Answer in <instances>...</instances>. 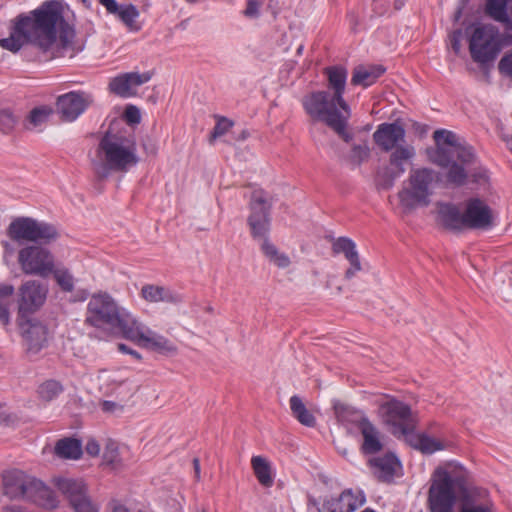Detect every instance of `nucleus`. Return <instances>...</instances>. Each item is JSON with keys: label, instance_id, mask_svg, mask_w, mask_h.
Wrapping results in <instances>:
<instances>
[{"label": "nucleus", "instance_id": "44", "mask_svg": "<svg viewBox=\"0 0 512 512\" xmlns=\"http://www.w3.org/2000/svg\"><path fill=\"white\" fill-rule=\"evenodd\" d=\"M97 379L101 381L106 388L118 387L124 383L123 379L113 377V375L107 369H101L98 371Z\"/></svg>", "mask_w": 512, "mask_h": 512}, {"label": "nucleus", "instance_id": "36", "mask_svg": "<svg viewBox=\"0 0 512 512\" xmlns=\"http://www.w3.org/2000/svg\"><path fill=\"white\" fill-rule=\"evenodd\" d=\"M51 113L52 109L46 106L32 109L24 121L25 129L29 131L40 129L48 122Z\"/></svg>", "mask_w": 512, "mask_h": 512}, {"label": "nucleus", "instance_id": "10", "mask_svg": "<svg viewBox=\"0 0 512 512\" xmlns=\"http://www.w3.org/2000/svg\"><path fill=\"white\" fill-rule=\"evenodd\" d=\"M379 414L391 433L398 438H404L408 432L415 430L416 420L411 408L402 401L390 398L379 406Z\"/></svg>", "mask_w": 512, "mask_h": 512}, {"label": "nucleus", "instance_id": "32", "mask_svg": "<svg viewBox=\"0 0 512 512\" xmlns=\"http://www.w3.org/2000/svg\"><path fill=\"white\" fill-rule=\"evenodd\" d=\"M251 466L255 477L263 487H271L274 484L272 467L270 462L263 456H253Z\"/></svg>", "mask_w": 512, "mask_h": 512}, {"label": "nucleus", "instance_id": "24", "mask_svg": "<svg viewBox=\"0 0 512 512\" xmlns=\"http://www.w3.org/2000/svg\"><path fill=\"white\" fill-rule=\"evenodd\" d=\"M363 503L364 497L361 494H354L351 490H346L338 497H332L325 501L322 512H353Z\"/></svg>", "mask_w": 512, "mask_h": 512}, {"label": "nucleus", "instance_id": "4", "mask_svg": "<svg viewBox=\"0 0 512 512\" xmlns=\"http://www.w3.org/2000/svg\"><path fill=\"white\" fill-rule=\"evenodd\" d=\"M138 163L134 137L127 131L108 130L100 139L91 165L97 179L104 180L111 173H125Z\"/></svg>", "mask_w": 512, "mask_h": 512}, {"label": "nucleus", "instance_id": "23", "mask_svg": "<svg viewBox=\"0 0 512 512\" xmlns=\"http://www.w3.org/2000/svg\"><path fill=\"white\" fill-rule=\"evenodd\" d=\"M373 475L380 482H391L401 468L397 457L393 454H386L382 457H375L369 460Z\"/></svg>", "mask_w": 512, "mask_h": 512}, {"label": "nucleus", "instance_id": "13", "mask_svg": "<svg viewBox=\"0 0 512 512\" xmlns=\"http://www.w3.org/2000/svg\"><path fill=\"white\" fill-rule=\"evenodd\" d=\"M55 485L74 512H100L99 505L89 495L88 486L83 480L58 478Z\"/></svg>", "mask_w": 512, "mask_h": 512}, {"label": "nucleus", "instance_id": "12", "mask_svg": "<svg viewBox=\"0 0 512 512\" xmlns=\"http://www.w3.org/2000/svg\"><path fill=\"white\" fill-rule=\"evenodd\" d=\"M387 153H389V168L379 172L376 178L377 187L384 190L390 189L395 180L406 172L407 166L416 156V150L413 145L405 143Z\"/></svg>", "mask_w": 512, "mask_h": 512}, {"label": "nucleus", "instance_id": "8", "mask_svg": "<svg viewBox=\"0 0 512 512\" xmlns=\"http://www.w3.org/2000/svg\"><path fill=\"white\" fill-rule=\"evenodd\" d=\"M6 233L12 241L19 244L23 242L49 244L59 236L54 225L30 217L14 219L7 227Z\"/></svg>", "mask_w": 512, "mask_h": 512}, {"label": "nucleus", "instance_id": "27", "mask_svg": "<svg viewBox=\"0 0 512 512\" xmlns=\"http://www.w3.org/2000/svg\"><path fill=\"white\" fill-rule=\"evenodd\" d=\"M29 475L21 470H12L3 474V493L12 500L23 499Z\"/></svg>", "mask_w": 512, "mask_h": 512}, {"label": "nucleus", "instance_id": "16", "mask_svg": "<svg viewBox=\"0 0 512 512\" xmlns=\"http://www.w3.org/2000/svg\"><path fill=\"white\" fill-rule=\"evenodd\" d=\"M463 217L465 230H488L494 225L492 208L480 198H470L464 202Z\"/></svg>", "mask_w": 512, "mask_h": 512}, {"label": "nucleus", "instance_id": "64", "mask_svg": "<svg viewBox=\"0 0 512 512\" xmlns=\"http://www.w3.org/2000/svg\"><path fill=\"white\" fill-rule=\"evenodd\" d=\"M3 246H4L5 248H8V247H9V244H8L7 242H4V243H3Z\"/></svg>", "mask_w": 512, "mask_h": 512}, {"label": "nucleus", "instance_id": "40", "mask_svg": "<svg viewBox=\"0 0 512 512\" xmlns=\"http://www.w3.org/2000/svg\"><path fill=\"white\" fill-rule=\"evenodd\" d=\"M51 274L54 275L55 281L62 291L72 292L74 290V277L67 269H56L54 267V271Z\"/></svg>", "mask_w": 512, "mask_h": 512}, {"label": "nucleus", "instance_id": "50", "mask_svg": "<svg viewBox=\"0 0 512 512\" xmlns=\"http://www.w3.org/2000/svg\"><path fill=\"white\" fill-rule=\"evenodd\" d=\"M260 7L261 3L259 1L249 0L247 2L246 9L244 10V15L249 18L258 17Z\"/></svg>", "mask_w": 512, "mask_h": 512}, {"label": "nucleus", "instance_id": "25", "mask_svg": "<svg viewBox=\"0 0 512 512\" xmlns=\"http://www.w3.org/2000/svg\"><path fill=\"white\" fill-rule=\"evenodd\" d=\"M460 512H494V504L486 489L475 487L465 492Z\"/></svg>", "mask_w": 512, "mask_h": 512}, {"label": "nucleus", "instance_id": "6", "mask_svg": "<svg viewBox=\"0 0 512 512\" xmlns=\"http://www.w3.org/2000/svg\"><path fill=\"white\" fill-rule=\"evenodd\" d=\"M136 319L107 292L91 295L87 303L85 324L124 338Z\"/></svg>", "mask_w": 512, "mask_h": 512}, {"label": "nucleus", "instance_id": "45", "mask_svg": "<svg viewBox=\"0 0 512 512\" xmlns=\"http://www.w3.org/2000/svg\"><path fill=\"white\" fill-rule=\"evenodd\" d=\"M104 461L113 467H116L119 464V453L117 445L113 442L109 443L106 446L104 451Z\"/></svg>", "mask_w": 512, "mask_h": 512}, {"label": "nucleus", "instance_id": "7", "mask_svg": "<svg viewBox=\"0 0 512 512\" xmlns=\"http://www.w3.org/2000/svg\"><path fill=\"white\" fill-rule=\"evenodd\" d=\"M435 185L434 170L429 168L411 170L397 194L402 213L408 215L420 207L429 206Z\"/></svg>", "mask_w": 512, "mask_h": 512}, {"label": "nucleus", "instance_id": "35", "mask_svg": "<svg viewBox=\"0 0 512 512\" xmlns=\"http://www.w3.org/2000/svg\"><path fill=\"white\" fill-rule=\"evenodd\" d=\"M55 453L66 459H78L82 455L81 442L73 438H64L57 442Z\"/></svg>", "mask_w": 512, "mask_h": 512}, {"label": "nucleus", "instance_id": "53", "mask_svg": "<svg viewBox=\"0 0 512 512\" xmlns=\"http://www.w3.org/2000/svg\"><path fill=\"white\" fill-rule=\"evenodd\" d=\"M85 449L89 455L97 456L100 452V445L98 444L97 441L91 439V440H88Z\"/></svg>", "mask_w": 512, "mask_h": 512}, {"label": "nucleus", "instance_id": "3", "mask_svg": "<svg viewBox=\"0 0 512 512\" xmlns=\"http://www.w3.org/2000/svg\"><path fill=\"white\" fill-rule=\"evenodd\" d=\"M433 138L436 147L427 149L429 161L445 170L448 184L463 186L468 177L467 167L476 159L472 147L462 143L455 133L444 129L436 130Z\"/></svg>", "mask_w": 512, "mask_h": 512}, {"label": "nucleus", "instance_id": "21", "mask_svg": "<svg viewBox=\"0 0 512 512\" xmlns=\"http://www.w3.org/2000/svg\"><path fill=\"white\" fill-rule=\"evenodd\" d=\"M436 222L449 231L462 232L465 230L463 209L461 210L453 203H437Z\"/></svg>", "mask_w": 512, "mask_h": 512}, {"label": "nucleus", "instance_id": "49", "mask_svg": "<svg viewBox=\"0 0 512 512\" xmlns=\"http://www.w3.org/2000/svg\"><path fill=\"white\" fill-rule=\"evenodd\" d=\"M124 116L129 124H138L141 120L139 109L132 105L125 109Z\"/></svg>", "mask_w": 512, "mask_h": 512}, {"label": "nucleus", "instance_id": "29", "mask_svg": "<svg viewBox=\"0 0 512 512\" xmlns=\"http://www.w3.org/2000/svg\"><path fill=\"white\" fill-rule=\"evenodd\" d=\"M23 337L30 353H38L46 346L48 341V330L45 325L40 322H32L24 331Z\"/></svg>", "mask_w": 512, "mask_h": 512}, {"label": "nucleus", "instance_id": "60", "mask_svg": "<svg viewBox=\"0 0 512 512\" xmlns=\"http://www.w3.org/2000/svg\"><path fill=\"white\" fill-rule=\"evenodd\" d=\"M9 416L4 411L3 407L0 406V422H8Z\"/></svg>", "mask_w": 512, "mask_h": 512}, {"label": "nucleus", "instance_id": "1", "mask_svg": "<svg viewBox=\"0 0 512 512\" xmlns=\"http://www.w3.org/2000/svg\"><path fill=\"white\" fill-rule=\"evenodd\" d=\"M74 38L75 30L65 20L60 2L46 1L11 20L10 35L0 39V47L16 53L25 44H30L53 58L63 50L73 48Z\"/></svg>", "mask_w": 512, "mask_h": 512}, {"label": "nucleus", "instance_id": "57", "mask_svg": "<svg viewBox=\"0 0 512 512\" xmlns=\"http://www.w3.org/2000/svg\"><path fill=\"white\" fill-rule=\"evenodd\" d=\"M0 321L3 324H7L9 322V311L4 304H0Z\"/></svg>", "mask_w": 512, "mask_h": 512}, {"label": "nucleus", "instance_id": "30", "mask_svg": "<svg viewBox=\"0 0 512 512\" xmlns=\"http://www.w3.org/2000/svg\"><path fill=\"white\" fill-rule=\"evenodd\" d=\"M384 72L385 69L381 65H360L353 70L351 83L353 85L368 87L372 85Z\"/></svg>", "mask_w": 512, "mask_h": 512}, {"label": "nucleus", "instance_id": "48", "mask_svg": "<svg viewBox=\"0 0 512 512\" xmlns=\"http://www.w3.org/2000/svg\"><path fill=\"white\" fill-rule=\"evenodd\" d=\"M499 71L512 78V52L505 54L499 64H498Z\"/></svg>", "mask_w": 512, "mask_h": 512}, {"label": "nucleus", "instance_id": "52", "mask_svg": "<svg viewBox=\"0 0 512 512\" xmlns=\"http://www.w3.org/2000/svg\"><path fill=\"white\" fill-rule=\"evenodd\" d=\"M99 3L101 5H103L106 10L110 13V14H114L116 15V13L119 11V9L121 8V5H118L116 0H98Z\"/></svg>", "mask_w": 512, "mask_h": 512}, {"label": "nucleus", "instance_id": "28", "mask_svg": "<svg viewBox=\"0 0 512 512\" xmlns=\"http://www.w3.org/2000/svg\"><path fill=\"white\" fill-rule=\"evenodd\" d=\"M357 426L363 437L361 449L364 454H375L382 450L380 431L365 417H362Z\"/></svg>", "mask_w": 512, "mask_h": 512}, {"label": "nucleus", "instance_id": "18", "mask_svg": "<svg viewBox=\"0 0 512 512\" xmlns=\"http://www.w3.org/2000/svg\"><path fill=\"white\" fill-rule=\"evenodd\" d=\"M153 75V71L123 73L112 78L108 88L111 93L117 96L123 98L133 97L136 95L135 88L149 82Z\"/></svg>", "mask_w": 512, "mask_h": 512}, {"label": "nucleus", "instance_id": "19", "mask_svg": "<svg viewBox=\"0 0 512 512\" xmlns=\"http://www.w3.org/2000/svg\"><path fill=\"white\" fill-rule=\"evenodd\" d=\"M373 141L381 151L388 152L406 143L405 128L399 121L382 123L373 133Z\"/></svg>", "mask_w": 512, "mask_h": 512}, {"label": "nucleus", "instance_id": "34", "mask_svg": "<svg viewBox=\"0 0 512 512\" xmlns=\"http://www.w3.org/2000/svg\"><path fill=\"white\" fill-rule=\"evenodd\" d=\"M507 4L508 0H486L485 12L489 17L505 24L508 28L512 27V21L508 16Z\"/></svg>", "mask_w": 512, "mask_h": 512}, {"label": "nucleus", "instance_id": "20", "mask_svg": "<svg viewBox=\"0 0 512 512\" xmlns=\"http://www.w3.org/2000/svg\"><path fill=\"white\" fill-rule=\"evenodd\" d=\"M93 102L90 94L85 92H69L60 96L57 100V107L66 121L75 120Z\"/></svg>", "mask_w": 512, "mask_h": 512}, {"label": "nucleus", "instance_id": "38", "mask_svg": "<svg viewBox=\"0 0 512 512\" xmlns=\"http://www.w3.org/2000/svg\"><path fill=\"white\" fill-rule=\"evenodd\" d=\"M116 15L125 24L128 30L137 32L141 29V25L136 21L140 13L133 4L121 5Z\"/></svg>", "mask_w": 512, "mask_h": 512}, {"label": "nucleus", "instance_id": "63", "mask_svg": "<svg viewBox=\"0 0 512 512\" xmlns=\"http://www.w3.org/2000/svg\"><path fill=\"white\" fill-rule=\"evenodd\" d=\"M342 290H343V289H342V287H341V286L337 287V292H338V293H341V292H342Z\"/></svg>", "mask_w": 512, "mask_h": 512}, {"label": "nucleus", "instance_id": "42", "mask_svg": "<svg viewBox=\"0 0 512 512\" xmlns=\"http://www.w3.org/2000/svg\"><path fill=\"white\" fill-rule=\"evenodd\" d=\"M17 123V118L10 110H0V131L8 134L13 131Z\"/></svg>", "mask_w": 512, "mask_h": 512}, {"label": "nucleus", "instance_id": "2", "mask_svg": "<svg viewBox=\"0 0 512 512\" xmlns=\"http://www.w3.org/2000/svg\"><path fill=\"white\" fill-rule=\"evenodd\" d=\"M324 74L333 95L327 91L313 92L303 99L304 109L313 120L323 121L345 142H350L353 136L346 128L351 112L343 99L347 70L341 66H331L324 69Z\"/></svg>", "mask_w": 512, "mask_h": 512}, {"label": "nucleus", "instance_id": "43", "mask_svg": "<svg viewBox=\"0 0 512 512\" xmlns=\"http://www.w3.org/2000/svg\"><path fill=\"white\" fill-rule=\"evenodd\" d=\"M43 485H44V483L42 481L30 476L28 485H26L25 495L23 496V499L33 502L39 489H41V487H43Z\"/></svg>", "mask_w": 512, "mask_h": 512}, {"label": "nucleus", "instance_id": "11", "mask_svg": "<svg viewBox=\"0 0 512 512\" xmlns=\"http://www.w3.org/2000/svg\"><path fill=\"white\" fill-rule=\"evenodd\" d=\"M18 264L26 275L47 277L54 271V256L42 246L27 245L18 251Z\"/></svg>", "mask_w": 512, "mask_h": 512}, {"label": "nucleus", "instance_id": "46", "mask_svg": "<svg viewBox=\"0 0 512 512\" xmlns=\"http://www.w3.org/2000/svg\"><path fill=\"white\" fill-rule=\"evenodd\" d=\"M370 155V149L367 144L354 145L352 147L351 158L357 164H360L364 160L368 159Z\"/></svg>", "mask_w": 512, "mask_h": 512}, {"label": "nucleus", "instance_id": "17", "mask_svg": "<svg viewBox=\"0 0 512 512\" xmlns=\"http://www.w3.org/2000/svg\"><path fill=\"white\" fill-rule=\"evenodd\" d=\"M47 285L36 280H29L19 288L18 309L22 316L37 311L46 301Z\"/></svg>", "mask_w": 512, "mask_h": 512}, {"label": "nucleus", "instance_id": "62", "mask_svg": "<svg viewBox=\"0 0 512 512\" xmlns=\"http://www.w3.org/2000/svg\"><path fill=\"white\" fill-rule=\"evenodd\" d=\"M302 50H303V46H300V47L297 49V53H298V54H301V53H302Z\"/></svg>", "mask_w": 512, "mask_h": 512}, {"label": "nucleus", "instance_id": "37", "mask_svg": "<svg viewBox=\"0 0 512 512\" xmlns=\"http://www.w3.org/2000/svg\"><path fill=\"white\" fill-rule=\"evenodd\" d=\"M261 249L264 255L269 259L271 263L280 269L287 268L290 264V258L285 253L280 252L275 245L270 243L268 240H264Z\"/></svg>", "mask_w": 512, "mask_h": 512}, {"label": "nucleus", "instance_id": "41", "mask_svg": "<svg viewBox=\"0 0 512 512\" xmlns=\"http://www.w3.org/2000/svg\"><path fill=\"white\" fill-rule=\"evenodd\" d=\"M62 385L55 380L44 382L38 390L40 397L46 401H50L62 392Z\"/></svg>", "mask_w": 512, "mask_h": 512}, {"label": "nucleus", "instance_id": "5", "mask_svg": "<svg viewBox=\"0 0 512 512\" xmlns=\"http://www.w3.org/2000/svg\"><path fill=\"white\" fill-rule=\"evenodd\" d=\"M470 475L461 465L448 463L435 469L428 492V504L431 512H453L457 493L464 502L465 492L472 491Z\"/></svg>", "mask_w": 512, "mask_h": 512}, {"label": "nucleus", "instance_id": "26", "mask_svg": "<svg viewBox=\"0 0 512 512\" xmlns=\"http://www.w3.org/2000/svg\"><path fill=\"white\" fill-rule=\"evenodd\" d=\"M404 440L409 446L423 454H433L445 450L449 446L447 441L431 437L425 433H415L414 430L408 432Z\"/></svg>", "mask_w": 512, "mask_h": 512}, {"label": "nucleus", "instance_id": "15", "mask_svg": "<svg viewBox=\"0 0 512 512\" xmlns=\"http://www.w3.org/2000/svg\"><path fill=\"white\" fill-rule=\"evenodd\" d=\"M272 200L263 190H254L250 200L248 225L254 238H265L270 227Z\"/></svg>", "mask_w": 512, "mask_h": 512}, {"label": "nucleus", "instance_id": "58", "mask_svg": "<svg viewBox=\"0 0 512 512\" xmlns=\"http://www.w3.org/2000/svg\"><path fill=\"white\" fill-rule=\"evenodd\" d=\"M2 512H25V510L19 505H6L2 508Z\"/></svg>", "mask_w": 512, "mask_h": 512}, {"label": "nucleus", "instance_id": "14", "mask_svg": "<svg viewBox=\"0 0 512 512\" xmlns=\"http://www.w3.org/2000/svg\"><path fill=\"white\" fill-rule=\"evenodd\" d=\"M125 339L167 356L175 355L178 351L177 346L172 341L151 331L137 319L131 328L126 331Z\"/></svg>", "mask_w": 512, "mask_h": 512}, {"label": "nucleus", "instance_id": "51", "mask_svg": "<svg viewBox=\"0 0 512 512\" xmlns=\"http://www.w3.org/2000/svg\"><path fill=\"white\" fill-rule=\"evenodd\" d=\"M461 38H462V31L460 29L453 31L452 34L450 35L451 47L455 53L460 52Z\"/></svg>", "mask_w": 512, "mask_h": 512}, {"label": "nucleus", "instance_id": "61", "mask_svg": "<svg viewBox=\"0 0 512 512\" xmlns=\"http://www.w3.org/2000/svg\"><path fill=\"white\" fill-rule=\"evenodd\" d=\"M402 6H403V2L398 1V0L395 2V8L396 9H400Z\"/></svg>", "mask_w": 512, "mask_h": 512}, {"label": "nucleus", "instance_id": "54", "mask_svg": "<svg viewBox=\"0 0 512 512\" xmlns=\"http://www.w3.org/2000/svg\"><path fill=\"white\" fill-rule=\"evenodd\" d=\"M118 350L122 353L130 354L138 360L141 359V355L137 351L129 348L127 345L123 343L118 344Z\"/></svg>", "mask_w": 512, "mask_h": 512}, {"label": "nucleus", "instance_id": "31", "mask_svg": "<svg viewBox=\"0 0 512 512\" xmlns=\"http://www.w3.org/2000/svg\"><path fill=\"white\" fill-rule=\"evenodd\" d=\"M141 296L148 302H168L176 303L178 296L162 286L153 284L144 285L141 289Z\"/></svg>", "mask_w": 512, "mask_h": 512}, {"label": "nucleus", "instance_id": "59", "mask_svg": "<svg viewBox=\"0 0 512 512\" xmlns=\"http://www.w3.org/2000/svg\"><path fill=\"white\" fill-rule=\"evenodd\" d=\"M193 467L196 480H200V462L198 458L193 459Z\"/></svg>", "mask_w": 512, "mask_h": 512}, {"label": "nucleus", "instance_id": "56", "mask_svg": "<svg viewBox=\"0 0 512 512\" xmlns=\"http://www.w3.org/2000/svg\"><path fill=\"white\" fill-rule=\"evenodd\" d=\"M110 509L111 512H130L126 506L117 501L111 502Z\"/></svg>", "mask_w": 512, "mask_h": 512}, {"label": "nucleus", "instance_id": "9", "mask_svg": "<svg viewBox=\"0 0 512 512\" xmlns=\"http://www.w3.org/2000/svg\"><path fill=\"white\" fill-rule=\"evenodd\" d=\"M501 48L498 29L493 25L476 27L469 39L471 58L482 67L492 63Z\"/></svg>", "mask_w": 512, "mask_h": 512}, {"label": "nucleus", "instance_id": "33", "mask_svg": "<svg viewBox=\"0 0 512 512\" xmlns=\"http://www.w3.org/2000/svg\"><path fill=\"white\" fill-rule=\"evenodd\" d=\"M291 413L297 421L306 426L314 427L316 425L315 416L306 408V405L301 397L293 395L289 400Z\"/></svg>", "mask_w": 512, "mask_h": 512}, {"label": "nucleus", "instance_id": "47", "mask_svg": "<svg viewBox=\"0 0 512 512\" xmlns=\"http://www.w3.org/2000/svg\"><path fill=\"white\" fill-rule=\"evenodd\" d=\"M233 126V123L226 119V118H221L215 125L214 129H213V132L211 134V138L212 139H215L217 137H220L222 135H224L225 133H227L229 131V129Z\"/></svg>", "mask_w": 512, "mask_h": 512}, {"label": "nucleus", "instance_id": "22", "mask_svg": "<svg viewBox=\"0 0 512 512\" xmlns=\"http://www.w3.org/2000/svg\"><path fill=\"white\" fill-rule=\"evenodd\" d=\"M332 251L334 254H344L350 267L344 273V279L350 281L357 272L362 270L359 253L356 244L348 237H339L332 243Z\"/></svg>", "mask_w": 512, "mask_h": 512}, {"label": "nucleus", "instance_id": "55", "mask_svg": "<svg viewBox=\"0 0 512 512\" xmlns=\"http://www.w3.org/2000/svg\"><path fill=\"white\" fill-rule=\"evenodd\" d=\"M117 406H118L117 403H115L113 401H103L101 403V409L107 413L114 412L115 409L117 408Z\"/></svg>", "mask_w": 512, "mask_h": 512}, {"label": "nucleus", "instance_id": "39", "mask_svg": "<svg viewBox=\"0 0 512 512\" xmlns=\"http://www.w3.org/2000/svg\"><path fill=\"white\" fill-rule=\"evenodd\" d=\"M33 503L46 509H54L58 506V501L53 491L45 484L39 489Z\"/></svg>", "mask_w": 512, "mask_h": 512}]
</instances>
